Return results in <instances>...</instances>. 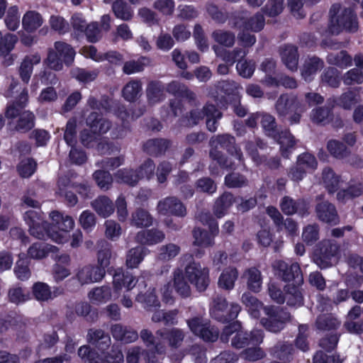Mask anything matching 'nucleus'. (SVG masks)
<instances>
[{"mask_svg":"<svg viewBox=\"0 0 363 363\" xmlns=\"http://www.w3.org/2000/svg\"><path fill=\"white\" fill-rule=\"evenodd\" d=\"M210 157L227 169H235L239 166L245 167L243 154L235 144V138L228 134H218L209 140Z\"/></svg>","mask_w":363,"mask_h":363,"instance_id":"nucleus-1","label":"nucleus"},{"mask_svg":"<svg viewBox=\"0 0 363 363\" xmlns=\"http://www.w3.org/2000/svg\"><path fill=\"white\" fill-rule=\"evenodd\" d=\"M330 30L333 34L340 32L355 33L359 29L357 13L351 7L342 4H333L329 11Z\"/></svg>","mask_w":363,"mask_h":363,"instance_id":"nucleus-2","label":"nucleus"},{"mask_svg":"<svg viewBox=\"0 0 363 363\" xmlns=\"http://www.w3.org/2000/svg\"><path fill=\"white\" fill-rule=\"evenodd\" d=\"M51 223L48 228V236L57 243H64L68 240L67 233L74 227L72 217L65 215L57 211L50 213Z\"/></svg>","mask_w":363,"mask_h":363,"instance_id":"nucleus-3","label":"nucleus"},{"mask_svg":"<svg viewBox=\"0 0 363 363\" xmlns=\"http://www.w3.org/2000/svg\"><path fill=\"white\" fill-rule=\"evenodd\" d=\"M275 110L279 117L284 118L290 115V123L297 124L299 123L301 114L306 111V108L296 95L283 94L275 103Z\"/></svg>","mask_w":363,"mask_h":363,"instance_id":"nucleus-4","label":"nucleus"},{"mask_svg":"<svg viewBox=\"0 0 363 363\" xmlns=\"http://www.w3.org/2000/svg\"><path fill=\"white\" fill-rule=\"evenodd\" d=\"M264 312L267 317L262 318L260 323L267 330L274 333L282 330L286 323L289 322L291 318L289 313L283 309L277 310L272 306H265Z\"/></svg>","mask_w":363,"mask_h":363,"instance_id":"nucleus-5","label":"nucleus"},{"mask_svg":"<svg viewBox=\"0 0 363 363\" xmlns=\"http://www.w3.org/2000/svg\"><path fill=\"white\" fill-rule=\"evenodd\" d=\"M339 252V245L331 240H323L318 243L314 252L313 261L320 268L326 269L332 266V259Z\"/></svg>","mask_w":363,"mask_h":363,"instance_id":"nucleus-6","label":"nucleus"},{"mask_svg":"<svg viewBox=\"0 0 363 363\" xmlns=\"http://www.w3.org/2000/svg\"><path fill=\"white\" fill-rule=\"evenodd\" d=\"M185 276L199 291H205L210 283L209 270L193 262L185 267Z\"/></svg>","mask_w":363,"mask_h":363,"instance_id":"nucleus-7","label":"nucleus"},{"mask_svg":"<svg viewBox=\"0 0 363 363\" xmlns=\"http://www.w3.org/2000/svg\"><path fill=\"white\" fill-rule=\"evenodd\" d=\"M6 116L8 118H14L18 116L16 125V130L22 133L32 129L35 125V116L29 111H20L14 105H9L6 110Z\"/></svg>","mask_w":363,"mask_h":363,"instance_id":"nucleus-8","label":"nucleus"},{"mask_svg":"<svg viewBox=\"0 0 363 363\" xmlns=\"http://www.w3.org/2000/svg\"><path fill=\"white\" fill-rule=\"evenodd\" d=\"M273 268L277 272V274L283 281H291L294 280L296 284L303 283V275L297 262L289 264L284 261L277 260L273 264Z\"/></svg>","mask_w":363,"mask_h":363,"instance_id":"nucleus-9","label":"nucleus"},{"mask_svg":"<svg viewBox=\"0 0 363 363\" xmlns=\"http://www.w3.org/2000/svg\"><path fill=\"white\" fill-rule=\"evenodd\" d=\"M159 214L173 215L184 217L186 214V209L183 203L175 196H167L160 200L156 206Z\"/></svg>","mask_w":363,"mask_h":363,"instance_id":"nucleus-10","label":"nucleus"},{"mask_svg":"<svg viewBox=\"0 0 363 363\" xmlns=\"http://www.w3.org/2000/svg\"><path fill=\"white\" fill-rule=\"evenodd\" d=\"M309 202L304 199H293L289 196H284L280 201V208L286 215L298 213L303 217L309 214Z\"/></svg>","mask_w":363,"mask_h":363,"instance_id":"nucleus-11","label":"nucleus"},{"mask_svg":"<svg viewBox=\"0 0 363 363\" xmlns=\"http://www.w3.org/2000/svg\"><path fill=\"white\" fill-rule=\"evenodd\" d=\"M106 274L103 267L88 264L78 269L76 278L82 284H89L101 281Z\"/></svg>","mask_w":363,"mask_h":363,"instance_id":"nucleus-12","label":"nucleus"},{"mask_svg":"<svg viewBox=\"0 0 363 363\" xmlns=\"http://www.w3.org/2000/svg\"><path fill=\"white\" fill-rule=\"evenodd\" d=\"M315 211L318 219L322 222L333 225H337L340 223L336 207L329 201L317 203Z\"/></svg>","mask_w":363,"mask_h":363,"instance_id":"nucleus-13","label":"nucleus"},{"mask_svg":"<svg viewBox=\"0 0 363 363\" xmlns=\"http://www.w3.org/2000/svg\"><path fill=\"white\" fill-rule=\"evenodd\" d=\"M362 308L359 306H353L347 313L343 324L346 330L353 334L363 333V319L360 318Z\"/></svg>","mask_w":363,"mask_h":363,"instance_id":"nucleus-14","label":"nucleus"},{"mask_svg":"<svg viewBox=\"0 0 363 363\" xmlns=\"http://www.w3.org/2000/svg\"><path fill=\"white\" fill-rule=\"evenodd\" d=\"M136 282L137 281L132 274L118 269L113 277V291L118 294L123 288H125L127 292L130 291L135 286Z\"/></svg>","mask_w":363,"mask_h":363,"instance_id":"nucleus-15","label":"nucleus"},{"mask_svg":"<svg viewBox=\"0 0 363 363\" xmlns=\"http://www.w3.org/2000/svg\"><path fill=\"white\" fill-rule=\"evenodd\" d=\"M145 95L147 104L154 106L166 99L165 87L160 81H150L147 84Z\"/></svg>","mask_w":363,"mask_h":363,"instance_id":"nucleus-16","label":"nucleus"},{"mask_svg":"<svg viewBox=\"0 0 363 363\" xmlns=\"http://www.w3.org/2000/svg\"><path fill=\"white\" fill-rule=\"evenodd\" d=\"M110 330L115 340L124 344L134 342L138 338L136 330L119 323L112 325Z\"/></svg>","mask_w":363,"mask_h":363,"instance_id":"nucleus-17","label":"nucleus"},{"mask_svg":"<svg viewBox=\"0 0 363 363\" xmlns=\"http://www.w3.org/2000/svg\"><path fill=\"white\" fill-rule=\"evenodd\" d=\"M156 335L166 340L172 349L179 348L182 345L186 336L184 330L177 328L158 330L156 332Z\"/></svg>","mask_w":363,"mask_h":363,"instance_id":"nucleus-18","label":"nucleus"},{"mask_svg":"<svg viewBox=\"0 0 363 363\" xmlns=\"http://www.w3.org/2000/svg\"><path fill=\"white\" fill-rule=\"evenodd\" d=\"M164 238V233L156 228L140 230L135 237V241L143 245H154L162 242Z\"/></svg>","mask_w":363,"mask_h":363,"instance_id":"nucleus-19","label":"nucleus"},{"mask_svg":"<svg viewBox=\"0 0 363 363\" xmlns=\"http://www.w3.org/2000/svg\"><path fill=\"white\" fill-rule=\"evenodd\" d=\"M86 123L94 134H104L111 127V122L108 119L101 117L96 112L91 113L86 118Z\"/></svg>","mask_w":363,"mask_h":363,"instance_id":"nucleus-20","label":"nucleus"},{"mask_svg":"<svg viewBox=\"0 0 363 363\" xmlns=\"http://www.w3.org/2000/svg\"><path fill=\"white\" fill-rule=\"evenodd\" d=\"M40 60L41 57L37 53L26 55L23 58L18 68V74L24 83L28 84L29 82L33 73V66L39 64Z\"/></svg>","mask_w":363,"mask_h":363,"instance_id":"nucleus-21","label":"nucleus"},{"mask_svg":"<svg viewBox=\"0 0 363 363\" xmlns=\"http://www.w3.org/2000/svg\"><path fill=\"white\" fill-rule=\"evenodd\" d=\"M91 208L101 217L106 218L111 216L115 206L113 201L106 196H99L91 202Z\"/></svg>","mask_w":363,"mask_h":363,"instance_id":"nucleus-22","label":"nucleus"},{"mask_svg":"<svg viewBox=\"0 0 363 363\" xmlns=\"http://www.w3.org/2000/svg\"><path fill=\"white\" fill-rule=\"evenodd\" d=\"M44 23L43 16L38 11H26L22 17V27L28 33L35 32Z\"/></svg>","mask_w":363,"mask_h":363,"instance_id":"nucleus-23","label":"nucleus"},{"mask_svg":"<svg viewBox=\"0 0 363 363\" xmlns=\"http://www.w3.org/2000/svg\"><path fill=\"white\" fill-rule=\"evenodd\" d=\"M86 340L89 343L96 345L101 350L108 348L111 344L109 335L101 329H89L86 335Z\"/></svg>","mask_w":363,"mask_h":363,"instance_id":"nucleus-24","label":"nucleus"},{"mask_svg":"<svg viewBox=\"0 0 363 363\" xmlns=\"http://www.w3.org/2000/svg\"><path fill=\"white\" fill-rule=\"evenodd\" d=\"M341 325V320L332 313H322L317 316L315 327L319 331L337 330Z\"/></svg>","mask_w":363,"mask_h":363,"instance_id":"nucleus-25","label":"nucleus"},{"mask_svg":"<svg viewBox=\"0 0 363 363\" xmlns=\"http://www.w3.org/2000/svg\"><path fill=\"white\" fill-rule=\"evenodd\" d=\"M324 67L323 61L316 56L307 57L301 68V75L305 81H311L313 76Z\"/></svg>","mask_w":363,"mask_h":363,"instance_id":"nucleus-26","label":"nucleus"},{"mask_svg":"<svg viewBox=\"0 0 363 363\" xmlns=\"http://www.w3.org/2000/svg\"><path fill=\"white\" fill-rule=\"evenodd\" d=\"M228 303L223 296H216L210 308L212 318L220 322H227Z\"/></svg>","mask_w":363,"mask_h":363,"instance_id":"nucleus-27","label":"nucleus"},{"mask_svg":"<svg viewBox=\"0 0 363 363\" xmlns=\"http://www.w3.org/2000/svg\"><path fill=\"white\" fill-rule=\"evenodd\" d=\"M216 89L215 92L211 91L212 96L218 98L223 95H236L238 94L242 89L240 85L232 80H223L218 82L214 85Z\"/></svg>","mask_w":363,"mask_h":363,"instance_id":"nucleus-28","label":"nucleus"},{"mask_svg":"<svg viewBox=\"0 0 363 363\" xmlns=\"http://www.w3.org/2000/svg\"><path fill=\"white\" fill-rule=\"evenodd\" d=\"M242 277L246 281L247 286L249 290L255 293H258L261 291L262 277L258 269L251 267L246 269Z\"/></svg>","mask_w":363,"mask_h":363,"instance_id":"nucleus-29","label":"nucleus"},{"mask_svg":"<svg viewBox=\"0 0 363 363\" xmlns=\"http://www.w3.org/2000/svg\"><path fill=\"white\" fill-rule=\"evenodd\" d=\"M58 248L56 246L45 243H33L28 250V255L32 259H41L46 257L49 253H56Z\"/></svg>","mask_w":363,"mask_h":363,"instance_id":"nucleus-30","label":"nucleus"},{"mask_svg":"<svg viewBox=\"0 0 363 363\" xmlns=\"http://www.w3.org/2000/svg\"><path fill=\"white\" fill-rule=\"evenodd\" d=\"M170 141L164 138L150 139L143 145V150L149 155L159 156L170 146Z\"/></svg>","mask_w":363,"mask_h":363,"instance_id":"nucleus-31","label":"nucleus"},{"mask_svg":"<svg viewBox=\"0 0 363 363\" xmlns=\"http://www.w3.org/2000/svg\"><path fill=\"white\" fill-rule=\"evenodd\" d=\"M241 301L245 306L249 314L258 318L260 316V311L264 310V304L257 297L249 292H245L241 296Z\"/></svg>","mask_w":363,"mask_h":363,"instance_id":"nucleus-32","label":"nucleus"},{"mask_svg":"<svg viewBox=\"0 0 363 363\" xmlns=\"http://www.w3.org/2000/svg\"><path fill=\"white\" fill-rule=\"evenodd\" d=\"M183 272L177 269L173 272V284L176 292L182 298H187L191 295V287L186 280Z\"/></svg>","mask_w":363,"mask_h":363,"instance_id":"nucleus-33","label":"nucleus"},{"mask_svg":"<svg viewBox=\"0 0 363 363\" xmlns=\"http://www.w3.org/2000/svg\"><path fill=\"white\" fill-rule=\"evenodd\" d=\"M280 145V150L284 157H289L290 153L295 148L296 140L289 130H285L278 133L276 139Z\"/></svg>","mask_w":363,"mask_h":363,"instance_id":"nucleus-34","label":"nucleus"},{"mask_svg":"<svg viewBox=\"0 0 363 363\" xmlns=\"http://www.w3.org/2000/svg\"><path fill=\"white\" fill-rule=\"evenodd\" d=\"M322 181L330 194H333L340 188L341 179L339 175L330 167H326L323 170Z\"/></svg>","mask_w":363,"mask_h":363,"instance_id":"nucleus-35","label":"nucleus"},{"mask_svg":"<svg viewBox=\"0 0 363 363\" xmlns=\"http://www.w3.org/2000/svg\"><path fill=\"white\" fill-rule=\"evenodd\" d=\"M111 289L110 286L104 285L92 289L88 294L90 301L96 305L103 304L111 298Z\"/></svg>","mask_w":363,"mask_h":363,"instance_id":"nucleus-36","label":"nucleus"},{"mask_svg":"<svg viewBox=\"0 0 363 363\" xmlns=\"http://www.w3.org/2000/svg\"><path fill=\"white\" fill-rule=\"evenodd\" d=\"M234 202L235 199L231 193H223L215 202L213 206L214 214L218 218H222Z\"/></svg>","mask_w":363,"mask_h":363,"instance_id":"nucleus-37","label":"nucleus"},{"mask_svg":"<svg viewBox=\"0 0 363 363\" xmlns=\"http://www.w3.org/2000/svg\"><path fill=\"white\" fill-rule=\"evenodd\" d=\"M281 60L286 67L296 71L298 68V55L297 48L293 45H286L281 52Z\"/></svg>","mask_w":363,"mask_h":363,"instance_id":"nucleus-38","label":"nucleus"},{"mask_svg":"<svg viewBox=\"0 0 363 363\" xmlns=\"http://www.w3.org/2000/svg\"><path fill=\"white\" fill-rule=\"evenodd\" d=\"M111 9L114 16L122 21H128L133 17L131 7L124 0L113 1Z\"/></svg>","mask_w":363,"mask_h":363,"instance_id":"nucleus-39","label":"nucleus"},{"mask_svg":"<svg viewBox=\"0 0 363 363\" xmlns=\"http://www.w3.org/2000/svg\"><path fill=\"white\" fill-rule=\"evenodd\" d=\"M147 255V249L138 246L129 250L126 255L125 264L128 268H137Z\"/></svg>","mask_w":363,"mask_h":363,"instance_id":"nucleus-40","label":"nucleus"},{"mask_svg":"<svg viewBox=\"0 0 363 363\" xmlns=\"http://www.w3.org/2000/svg\"><path fill=\"white\" fill-rule=\"evenodd\" d=\"M206 117V127L211 132H215L218 128V121L221 118V112L213 105L206 104L204 106Z\"/></svg>","mask_w":363,"mask_h":363,"instance_id":"nucleus-41","label":"nucleus"},{"mask_svg":"<svg viewBox=\"0 0 363 363\" xmlns=\"http://www.w3.org/2000/svg\"><path fill=\"white\" fill-rule=\"evenodd\" d=\"M141 91L142 82L140 80H131L123 88L122 94L126 101L133 102L141 96Z\"/></svg>","mask_w":363,"mask_h":363,"instance_id":"nucleus-42","label":"nucleus"},{"mask_svg":"<svg viewBox=\"0 0 363 363\" xmlns=\"http://www.w3.org/2000/svg\"><path fill=\"white\" fill-rule=\"evenodd\" d=\"M327 149L333 157L339 160L345 159L351 154L350 150L343 143L337 140H330L327 143Z\"/></svg>","mask_w":363,"mask_h":363,"instance_id":"nucleus-43","label":"nucleus"},{"mask_svg":"<svg viewBox=\"0 0 363 363\" xmlns=\"http://www.w3.org/2000/svg\"><path fill=\"white\" fill-rule=\"evenodd\" d=\"M260 123L264 133L274 139L278 137L279 130L275 118L267 113H262Z\"/></svg>","mask_w":363,"mask_h":363,"instance_id":"nucleus-44","label":"nucleus"},{"mask_svg":"<svg viewBox=\"0 0 363 363\" xmlns=\"http://www.w3.org/2000/svg\"><path fill=\"white\" fill-rule=\"evenodd\" d=\"M140 337L147 347L154 346L156 353L162 354L166 352L165 344L160 340L156 342L155 336L150 330L143 329L140 333Z\"/></svg>","mask_w":363,"mask_h":363,"instance_id":"nucleus-45","label":"nucleus"},{"mask_svg":"<svg viewBox=\"0 0 363 363\" xmlns=\"http://www.w3.org/2000/svg\"><path fill=\"white\" fill-rule=\"evenodd\" d=\"M79 357L84 363H104V358L89 345L81 346L77 351Z\"/></svg>","mask_w":363,"mask_h":363,"instance_id":"nucleus-46","label":"nucleus"},{"mask_svg":"<svg viewBox=\"0 0 363 363\" xmlns=\"http://www.w3.org/2000/svg\"><path fill=\"white\" fill-rule=\"evenodd\" d=\"M153 217L143 208L137 209L131 216V225L137 228H147L152 225Z\"/></svg>","mask_w":363,"mask_h":363,"instance_id":"nucleus-47","label":"nucleus"},{"mask_svg":"<svg viewBox=\"0 0 363 363\" xmlns=\"http://www.w3.org/2000/svg\"><path fill=\"white\" fill-rule=\"evenodd\" d=\"M285 301L291 306H301L303 298L300 288L294 284H289L285 287Z\"/></svg>","mask_w":363,"mask_h":363,"instance_id":"nucleus-48","label":"nucleus"},{"mask_svg":"<svg viewBox=\"0 0 363 363\" xmlns=\"http://www.w3.org/2000/svg\"><path fill=\"white\" fill-rule=\"evenodd\" d=\"M238 277V272L235 268H228L221 273L218 284L220 288L231 290L233 289Z\"/></svg>","mask_w":363,"mask_h":363,"instance_id":"nucleus-49","label":"nucleus"},{"mask_svg":"<svg viewBox=\"0 0 363 363\" xmlns=\"http://www.w3.org/2000/svg\"><path fill=\"white\" fill-rule=\"evenodd\" d=\"M359 100L360 96L357 90L347 89L340 96L337 104L344 109L350 110Z\"/></svg>","mask_w":363,"mask_h":363,"instance_id":"nucleus-50","label":"nucleus"},{"mask_svg":"<svg viewBox=\"0 0 363 363\" xmlns=\"http://www.w3.org/2000/svg\"><path fill=\"white\" fill-rule=\"evenodd\" d=\"M210 234L207 231L199 228H195L192 232L194 238V245L202 247H211L214 244V234Z\"/></svg>","mask_w":363,"mask_h":363,"instance_id":"nucleus-51","label":"nucleus"},{"mask_svg":"<svg viewBox=\"0 0 363 363\" xmlns=\"http://www.w3.org/2000/svg\"><path fill=\"white\" fill-rule=\"evenodd\" d=\"M54 46L55 52L67 65H69L74 61L75 52L69 45L62 41H57Z\"/></svg>","mask_w":363,"mask_h":363,"instance_id":"nucleus-52","label":"nucleus"},{"mask_svg":"<svg viewBox=\"0 0 363 363\" xmlns=\"http://www.w3.org/2000/svg\"><path fill=\"white\" fill-rule=\"evenodd\" d=\"M327 62L330 65H335L340 68H346L352 65V58L345 50H342L339 52L328 54Z\"/></svg>","mask_w":363,"mask_h":363,"instance_id":"nucleus-53","label":"nucleus"},{"mask_svg":"<svg viewBox=\"0 0 363 363\" xmlns=\"http://www.w3.org/2000/svg\"><path fill=\"white\" fill-rule=\"evenodd\" d=\"M181 248L174 243L162 245L158 249L157 258L162 262H168L176 257L180 252Z\"/></svg>","mask_w":363,"mask_h":363,"instance_id":"nucleus-54","label":"nucleus"},{"mask_svg":"<svg viewBox=\"0 0 363 363\" xmlns=\"http://www.w3.org/2000/svg\"><path fill=\"white\" fill-rule=\"evenodd\" d=\"M32 289L33 294L38 301H46L57 296L55 292L51 291L50 286L43 282L34 284Z\"/></svg>","mask_w":363,"mask_h":363,"instance_id":"nucleus-55","label":"nucleus"},{"mask_svg":"<svg viewBox=\"0 0 363 363\" xmlns=\"http://www.w3.org/2000/svg\"><path fill=\"white\" fill-rule=\"evenodd\" d=\"M115 178L118 182L124 183L130 186H135L138 182L139 174L137 171L133 169H123L115 174Z\"/></svg>","mask_w":363,"mask_h":363,"instance_id":"nucleus-56","label":"nucleus"},{"mask_svg":"<svg viewBox=\"0 0 363 363\" xmlns=\"http://www.w3.org/2000/svg\"><path fill=\"white\" fill-rule=\"evenodd\" d=\"M135 300L143 303L144 307L149 311H152L154 308H158L160 306V301L155 294L154 289H152L145 294L141 292L138 294L135 297Z\"/></svg>","mask_w":363,"mask_h":363,"instance_id":"nucleus-57","label":"nucleus"},{"mask_svg":"<svg viewBox=\"0 0 363 363\" xmlns=\"http://www.w3.org/2000/svg\"><path fill=\"white\" fill-rule=\"evenodd\" d=\"M293 351L292 345L285 342H279L271 349V352L274 357L283 360L288 359Z\"/></svg>","mask_w":363,"mask_h":363,"instance_id":"nucleus-58","label":"nucleus"},{"mask_svg":"<svg viewBox=\"0 0 363 363\" xmlns=\"http://www.w3.org/2000/svg\"><path fill=\"white\" fill-rule=\"evenodd\" d=\"M18 38L16 35L6 33L3 35L0 31V56L9 54L14 48Z\"/></svg>","mask_w":363,"mask_h":363,"instance_id":"nucleus-59","label":"nucleus"},{"mask_svg":"<svg viewBox=\"0 0 363 363\" xmlns=\"http://www.w3.org/2000/svg\"><path fill=\"white\" fill-rule=\"evenodd\" d=\"M111 257V245L106 241L101 242V249L99 250L97 254V263L98 267H103L106 270V268L110 264V259Z\"/></svg>","mask_w":363,"mask_h":363,"instance_id":"nucleus-60","label":"nucleus"},{"mask_svg":"<svg viewBox=\"0 0 363 363\" xmlns=\"http://www.w3.org/2000/svg\"><path fill=\"white\" fill-rule=\"evenodd\" d=\"M212 38L216 42L225 47H232L235 43V35L233 33L223 30L213 31Z\"/></svg>","mask_w":363,"mask_h":363,"instance_id":"nucleus-61","label":"nucleus"},{"mask_svg":"<svg viewBox=\"0 0 363 363\" xmlns=\"http://www.w3.org/2000/svg\"><path fill=\"white\" fill-rule=\"evenodd\" d=\"M341 79L347 86L361 84L363 82V73L358 68H352L346 72Z\"/></svg>","mask_w":363,"mask_h":363,"instance_id":"nucleus-62","label":"nucleus"},{"mask_svg":"<svg viewBox=\"0 0 363 363\" xmlns=\"http://www.w3.org/2000/svg\"><path fill=\"white\" fill-rule=\"evenodd\" d=\"M319 225L318 224H309L306 225L302 233V239L307 245H313L318 240L319 236Z\"/></svg>","mask_w":363,"mask_h":363,"instance_id":"nucleus-63","label":"nucleus"},{"mask_svg":"<svg viewBox=\"0 0 363 363\" xmlns=\"http://www.w3.org/2000/svg\"><path fill=\"white\" fill-rule=\"evenodd\" d=\"M71 74L79 82L88 83L94 81L97 77L99 72L77 67L72 70Z\"/></svg>","mask_w":363,"mask_h":363,"instance_id":"nucleus-64","label":"nucleus"}]
</instances>
